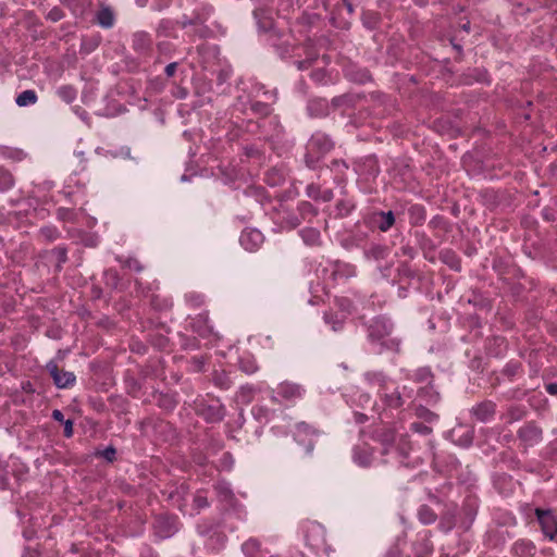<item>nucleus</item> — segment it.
I'll return each instance as SVG.
<instances>
[{
	"label": "nucleus",
	"instance_id": "6",
	"mask_svg": "<svg viewBox=\"0 0 557 557\" xmlns=\"http://www.w3.org/2000/svg\"><path fill=\"white\" fill-rule=\"evenodd\" d=\"M301 388L299 385L294 383H282L277 388V394L287 400H292L301 396Z\"/></svg>",
	"mask_w": 557,
	"mask_h": 557
},
{
	"label": "nucleus",
	"instance_id": "14",
	"mask_svg": "<svg viewBox=\"0 0 557 557\" xmlns=\"http://www.w3.org/2000/svg\"><path fill=\"white\" fill-rule=\"evenodd\" d=\"M384 397L389 407L398 408L403 405L401 396L398 391H394L392 394H384Z\"/></svg>",
	"mask_w": 557,
	"mask_h": 557
},
{
	"label": "nucleus",
	"instance_id": "28",
	"mask_svg": "<svg viewBox=\"0 0 557 557\" xmlns=\"http://www.w3.org/2000/svg\"><path fill=\"white\" fill-rule=\"evenodd\" d=\"M547 391H548V393H550V394H556V393H557V385H556V384H549V385L547 386Z\"/></svg>",
	"mask_w": 557,
	"mask_h": 557
},
{
	"label": "nucleus",
	"instance_id": "4",
	"mask_svg": "<svg viewBox=\"0 0 557 557\" xmlns=\"http://www.w3.org/2000/svg\"><path fill=\"white\" fill-rule=\"evenodd\" d=\"M263 242V236L261 232L257 230H249L243 232L240 236V244L244 246L247 250H255L257 247H259Z\"/></svg>",
	"mask_w": 557,
	"mask_h": 557
},
{
	"label": "nucleus",
	"instance_id": "26",
	"mask_svg": "<svg viewBox=\"0 0 557 557\" xmlns=\"http://www.w3.org/2000/svg\"><path fill=\"white\" fill-rule=\"evenodd\" d=\"M323 73L322 72H314L312 74V77L317 81V82H322L323 81Z\"/></svg>",
	"mask_w": 557,
	"mask_h": 557
},
{
	"label": "nucleus",
	"instance_id": "23",
	"mask_svg": "<svg viewBox=\"0 0 557 557\" xmlns=\"http://www.w3.org/2000/svg\"><path fill=\"white\" fill-rule=\"evenodd\" d=\"M195 503L197 504V506H198L199 508H203V507H207V506H208V502H207V499H206L205 497H202V496H197V497L195 498Z\"/></svg>",
	"mask_w": 557,
	"mask_h": 557
},
{
	"label": "nucleus",
	"instance_id": "31",
	"mask_svg": "<svg viewBox=\"0 0 557 557\" xmlns=\"http://www.w3.org/2000/svg\"><path fill=\"white\" fill-rule=\"evenodd\" d=\"M366 419L364 414L360 413L358 414V422H363Z\"/></svg>",
	"mask_w": 557,
	"mask_h": 557
},
{
	"label": "nucleus",
	"instance_id": "22",
	"mask_svg": "<svg viewBox=\"0 0 557 557\" xmlns=\"http://www.w3.org/2000/svg\"><path fill=\"white\" fill-rule=\"evenodd\" d=\"M176 67H177V63L176 62H172V63L168 64L165 66V74L169 77L173 76L175 74Z\"/></svg>",
	"mask_w": 557,
	"mask_h": 557
},
{
	"label": "nucleus",
	"instance_id": "27",
	"mask_svg": "<svg viewBox=\"0 0 557 557\" xmlns=\"http://www.w3.org/2000/svg\"><path fill=\"white\" fill-rule=\"evenodd\" d=\"M173 532H174V529L172 527H169L166 530L160 531V534L162 536H170Z\"/></svg>",
	"mask_w": 557,
	"mask_h": 557
},
{
	"label": "nucleus",
	"instance_id": "12",
	"mask_svg": "<svg viewBox=\"0 0 557 557\" xmlns=\"http://www.w3.org/2000/svg\"><path fill=\"white\" fill-rule=\"evenodd\" d=\"M381 222L379 224V227L381 231L386 232L395 222L394 215L392 211L388 212H381Z\"/></svg>",
	"mask_w": 557,
	"mask_h": 557
},
{
	"label": "nucleus",
	"instance_id": "9",
	"mask_svg": "<svg viewBox=\"0 0 557 557\" xmlns=\"http://www.w3.org/2000/svg\"><path fill=\"white\" fill-rule=\"evenodd\" d=\"M37 99L38 98H37L36 92L34 90L27 89V90L22 91L16 97L15 102L20 107H26V106L36 103Z\"/></svg>",
	"mask_w": 557,
	"mask_h": 557
},
{
	"label": "nucleus",
	"instance_id": "2",
	"mask_svg": "<svg viewBox=\"0 0 557 557\" xmlns=\"http://www.w3.org/2000/svg\"><path fill=\"white\" fill-rule=\"evenodd\" d=\"M536 517L541 523L542 530L549 539L557 533V521L549 510H535Z\"/></svg>",
	"mask_w": 557,
	"mask_h": 557
},
{
	"label": "nucleus",
	"instance_id": "18",
	"mask_svg": "<svg viewBox=\"0 0 557 557\" xmlns=\"http://www.w3.org/2000/svg\"><path fill=\"white\" fill-rule=\"evenodd\" d=\"M128 269L135 270V271H141L143 267L140 265L139 261L136 259H128L125 264Z\"/></svg>",
	"mask_w": 557,
	"mask_h": 557
},
{
	"label": "nucleus",
	"instance_id": "1",
	"mask_svg": "<svg viewBox=\"0 0 557 557\" xmlns=\"http://www.w3.org/2000/svg\"><path fill=\"white\" fill-rule=\"evenodd\" d=\"M49 374L53 379L54 384L59 388H67L75 383V375L73 372L59 369L54 361H50L46 366Z\"/></svg>",
	"mask_w": 557,
	"mask_h": 557
},
{
	"label": "nucleus",
	"instance_id": "32",
	"mask_svg": "<svg viewBox=\"0 0 557 557\" xmlns=\"http://www.w3.org/2000/svg\"><path fill=\"white\" fill-rule=\"evenodd\" d=\"M462 28H463L466 32H469V28H470V24H469V22H468V23H466V24H463V25H462Z\"/></svg>",
	"mask_w": 557,
	"mask_h": 557
},
{
	"label": "nucleus",
	"instance_id": "5",
	"mask_svg": "<svg viewBox=\"0 0 557 557\" xmlns=\"http://www.w3.org/2000/svg\"><path fill=\"white\" fill-rule=\"evenodd\" d=\"M391 331L392 323L385 318H377L370 325V336L374 338H382L388 335Z\"/></svg>",
	"mask_w": 557,
	"mask_h": 557
},
{
	"label": "nucleus",
	"instance_id": "30",
	"mask_svg": "<svg viewBox=\"0 0 557 557\" xmlns=\"http://www.w3.org/2000/svg\"><path fill=\"white\" fill-rule=\"evenodd\" d=\"M472 442V436H467L466 441L463 442L465 445H469Z\"/></svg>",
	"mask_w": 557,
	"mask_h": 557
},
{
	"label": "nucleus",
	"instance_id": "16",
	"mask_svg": "<svg viewBox=\"0 0 557 557\" xmlns=\"http://www.w3.org/2000/svg\"><path fill=\"white\" fill-rule=\"evenodd\" d=\"M58 94L66 101L71 102L75 98V91L72 87L64 86L61 87Z\"/></svg>",
	"mask_w": 557,
	"mask_h": 557
},
{
	"label": "nucleus",
	"instance_id": "29",
	"mask_svg": "<svg viewBox=\"0 0 557 557\" xmlns=\"http://www.w3.org/2000/svg\"><path fill=\"white\" fill-rule=\"evenodd\" d=\"M313 449V444L311 441L308 442V445H307V450L308 451H311Z\"/></svg>",
	"mask_w": 557,
	"mask_h": 557
},
{
	"label": "nucleus",
	"instance_id": "3",
	"mask_svg": "<svg viewBox=\"0 0 557 557\" xmlns=\"http://www.w3.org/2000/svg\"><path fill=\"white\" fill-rule=\"evenodd\" d=\"M471 412L478 421L487 422L495 413V404L490 400L482 401L474 406Z\"/></svg>",
	"mask_w": 557,
	"mask_h": 557
},
{
	"label": "nucleus",
	"instance_id": "25",
	"mask_svg": "<svg viewBox=\"0 0 557 557\" xmlns=\"http://www.w3.org/2000/svg\"><path fill=\"white\" fill-rule=\"evenodd\" d=\"M49 16L51 17V20L53 21H58L60 17H61V14L59 11L57 10H52L50 13H49Z\"/></svg>",
	"mask_w": 557,
	"mask_h": 557
},
{
	"label": "nucleus",
	"instance_id": "10",
	"mask_svg": "<svg viewBox=\"0 0 557 557\" xmlns=\"http://www.w3.org/2000/svg\"><path fill=\"white\" fill-rule=\"evenodd\" d=\"M314 434H317V431L305 422L298 423L296 426L295 436L299 443H304V438H302L304 435L311 436Z\"/></svg>",
	"mask_w": 557,
	"mask_h": 557
},
{
	"label": "nucleus",
	"instance_id": "21",
	"mask_svg": "<svg viewBox=\"0 0 557 557\" xmlns=\"http://www.w3.org/2000/svg\"><path fill=\"white\" fill-rule=\"evenodd\" d=\"M412 429L416 430L417 432H422L426 434L431 432V429L422 423H413Z\"/></svg>",
	"mask_w": 557,
	"mask_h": 557
},
{
	"label": "nucleus",
	"instance_id": "15",
	"mask_svg": "<svg viewBox=\"0 0 557 557\" xmlns=\"http://www.w3.org/2000/svg\"><path fill=\"white\" fill-rule=\"evenodd\" d=\"M379 436L382 444L386 447L392 445L396 440V434L392 430H384Z\"/></svg>",
	"mask_w": 557,
	"mask_h": 557
},
{
	"label": "nucleus",
	"instance_id": "24",
	"mask_svg": "<svg viewBox=\"0 0 557 557\" xmlns=\"http://www.w3.org/2000/svg\"><path fill=\"white\" fill-rule=\"evenodd\" d=\"M52 418L55 421H59V422H63L64 421V416H63V413L59 409H55V410L52 411Z\"/></svg>",
	"mask_w": 557,
	"mask_h": 557
},
{
	"label": "nucleus",
	"instance_id": "17",
	"mask_svg": "<svg viewBox=\"0 0 557 557\" xmlns=\"http://www.w3.org/2000/svg\"><path fill=\"white\" fill-rule=\"evenodd\" d=\"M419 515L423 523H431L435 520V515L428 508H422Z\"/></svg>",
	"mask_w": 557,
	"mask_h": 557
},
{
	"label": "nucleus",
	"instance_id": "19",
	"mask_svg": "<svg viewBox=\"0 0 557 557\" xmlns=\"http://www.w3.org/2000/svg\"><path fill=\"white\" fill-rule=\"evenodd\" d=\"M102 456L108 460V461H112L114 459V456H115V449L112 448V447H109L107 449H104L102 451Z\"/></svg>",
	"mask_w": 557,
	"mask_h": 557
},
{
	"label": "nucleus",
	"instance_id": "8",
	"mask_svg": "<svg viewBox=\"0 0 557 557\" xmlns=\"http://www.w3.org/2000/svg\"><path fill=\"white\" fill-rule=\"evenodd\" d=\"M97 22L106 28H110L114 23V15L109 8L101 9L97 14Z\"/></svg>",
	"mask_w": 557,
	"mask_h": 557
},
{
	"label": "nucleus",
	"instance_id": "11",
	"mask_svg": "<svg viewBox=\"0 0 557 557\" xmlns=\"http://www.w3.org/2000/svg\"><path fill=\"white\" fill-rule=\"evenodd\" d=\"M14 184V180L12 177V174L0 168V191H5L10 189Z\"/></svg>",
	"mask_w": 557,
	"mask_h": 557
},
{
	"label": "nucleus",
	"instance_id": "13",
	"mask_svg": "<svg viewBox=\"0 0 557 557\" xmlns=\"http://www.w3.org/2000/svg\"><path fill=\"white\" fill-rule=\"evenodd\" d=\"M301 236L307 244L314 245L320 238V233L314 228H306L301 231Z\"/></svg>",
	"mask_w": 557,
	"mask_h": 557
},
{
	"label": "nucleus",
	"instance_id": "20",
	"mask_svg": "<svg viewBox=\"0 0 557 557\" xmlns=\"http://www.w3.org/2000/svg\"><path fill=\"white\" fill-rule=\"evenodd\" d=\"M73 434V422L71 420H66L64 422V435L66 437H71Z\"/></svg>",
	"mask_w": 557,
	"mask_h": 557
},
{
	"label": "nucleus",
	"instance_id": "7",
	"mask_svg": "<svg viewBox=\"0 0 557 557\" xmlns=\"http://www.w3.org/2000/svg\"><path fill=\"white\" fill-rule=\"evenodd\" d=\"M352 458L357 465L368 467L372 460V451L367 445L357 446L354 450Z\"/></svg>",
	"mask_w": 557,
	"mask_h": 557
}]
</instances>
